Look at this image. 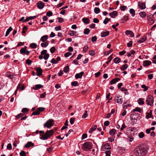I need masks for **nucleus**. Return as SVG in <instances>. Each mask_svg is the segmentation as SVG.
I'll return each mask as SVG.
<instances>
[{
  "instance_id": "13d9d810",
  "label": "nucleus",
  "mask_w": 156,
  "mask_h": 156,
  "mask_svg": "<svg viewBox=\"0 0 156 156\" xmlns=\"http://www.w3.org/2000/svg\"><path fill=\"white\" fill-rule=\"evenodd\" d=\"M26 63L28 65H30L32 63V61L29 59H27L26 60Z\"/></svg>"
},
{
  "instance_id": "72a5a7b5",
  "label": "nucleus",
  "mask_w": 156,
  "mask_h": 156,
  "mask_svg": "<svg viewBox=\"0 0 156 156\" xmlns=\"http://www.w3.org/2000/svg\"><path fill=\"white\" fill-rule=\"evenodd\" d=\"M139 15L141 17L144 18L146 16V13L144 12H143L139 13Z\"/></svg>"
},
{
  "instance_id": "aec40b11",
  "label": "nucleus",
  "mask_w": 156,
  "mask_h": 156,
  "mask_svg": "<svg viewBox=\"0 0 156 156\" xmlns=\"http://www.w3.org/2000/svg\"><path fill=\"white\" fill-rule=\"evenodd\" d=\"M97 127V126L96 125L92 126L91 128L89 130V133H91L93 132L96 128Z\"/></svg>"
},
{
  "instance_id": "7ed1b4c3",
  "label": "nucleus",
  "mask_w": 156,
  "mask_h": 156,
  "mask_svg": "<svg viewBox=\"0 0 156 156\" xmlns=\"http://www.w3.org/2000/svg\"><path fill=\"white\" fill-rule=\"evenodd\" d=\"M92 143L91 142H87L83 144L82 146L83 149L85 151H88L91 148Z\"/></svg>"
},
{
  "instance_id": "f8f14e48",
  "label": "nucleus",
  "mask_w": 156,
  "mask_h": 156,
  "mask_svg": "<svg viewBox=\"0 0 156 156\" xmlns=\"http://www.w3.org/2000/svg\"><path fill=\"white\" fill-rule=\"evenodd\" d=\"M118 14V12L116 11H113L112 12L109 13L110 16L112 18H114Z\"/></svg>"
},
{
  "instance_id": "c756f323",
  "label": "nucleus",
  "mask_w": 156,
  "mask_h": 156,
  "mask_svg": "<svg viewBox=\"0 0 156 156\" xmlns=\"http://www.w3.org/2000/svg\"><path fill=\"white\" fill-rule=\"evenodd\" d=\"M130 13L131 14L132 16H134L135 15V11L134 9H129Z\"/></svg>"
},
{
  "instance_id": "e433bc0d",
  "label": "nucleus",
  "mask_w": 156,
  "mask_h": 156,
  "mask_svg": "<svg viewBox=\"0 0 156 156\" xmlns=\"http://www.w3.org/2000/svg\"><path fill=\"white\" fill-rule=\"evenodd\" d=\"M116 130L114 129H112L109 132V134L111 135H113L115 134Z\"/></svg>"
},
{
  "instance_id": "393cba45",
  "label": "nucleus",
  "mask_w": 156,
  "mask_h": 156,
  "mask_svg": "<svg viewBox=\"0 0 156 156\" xmlns=\"http://www.w3.org/2000/svg\"><path fill=\"white\" fill-rule=\"evenodd\" d=\"M152 111L150 110V112L147 113L146 114V117L147 119L151 118L152 116Z\"/></svg>"
},
{
  "instance_id": "473e14b6",
  "label": "nucleus",
  "mask_w": 156,
  "mask_h": 156,
  "mask_svg": "<svg viewBox=\"0 0 156 156\" xmlns=\"http://www.w3.org/2000/svg\"><path fill=\"white\" fill-rule=\"evenodd\" d=\"M142 110L139 107H136L133 110V112H137L140 113H141Z\"/></svg>"
},
{
  "instance_id": "f3484780",
  "label": "nucleus",
  "mask_w": 156,
  "mask_h": 156,
  "mask_svg": "<svg viewBox=\"0 0 156 156\" xmlns=\"http://www.w3.org/2000/svg\"><path fill=\"white\" fill-rule=\"evenodd\" d=\"M34 144L32 143L31 141H29L25 145V147L26 148H28L31 146H34Z\"/></svg>"
},
{
  "instance_id": "a18cd8bd",
  "label": "nucleus",
  "mask_w": 156,
  "mask_h": 156,
  "mask_svg": "<svg viewBox=\"0 0 156 156\" xmlns=\"http://www.w3.org/2000/svg\"><path fill=\"white\" fill-rule=\"evenodd\" d=\"M153 16H154V14L152 15L150 13L148 14V15L147 16V19L148 20H149L151 19V17H153Z\"/></svg>"
},
{
  "instance_id": "39448f33",
  "label": "nucleus",
  "mask_w": 156,
  "mask_h": 156,
  "mask_svg": "<svg viewBox=\"0 0 156 156\" xmlns=\"http://www.w3.org/2000/svg\"><path fill=\"white\" fill-rule=\"evenodd\" d=\"M110 149V146L108 143H107L102 147L101 150V151H106V150H109Z\"/></svg>"
},
{
  "instance_id": "cd10ccee",
  "label": "nucleus",
  "mask_w": 156,
  "mask_h": 156,
  "mask_svg": "<svg viewBox=\"0 0 156 156\" xmlns=\"http://www.w3.org/2000/svg\"><path fill=\"white\" fill-rule=\"evenodd\" d=\"M144 99V98H139L138 101V103L140 105H142L144 104V102L143 101V100Z\"/></svg>"
},
{
  "instance_id": "49530a36",
  "label": "nucleus",
  "mask_w": 156,
  "mask_h": 156,
  "mask_svg": "<svg viewBox=\"0 0 156 156\" xmlns=\"http://www.w3.org/2000/svg\"><path fill=\"white\" fill-rule=\"evenodd\" d=\"M89 47L87 46H84L83 49V51L84 52H86L88 50Z\"/></svg>"
},
{
  "instance_id": "4468645a",
  "label": "nucleus",
  "mask_w": 156,
  "mask_h": 156,
  "mask_svg": "<svg viewBox=\"0 0 156 156\" xmlns=\"http://www.w3.org/2000/svg\"><path fill=\"white\" fill-rule=\"evenodd\" d=\"M84 72H81L80 73L76 74L75 76V78L76 79H78V78H81Z\"/></svg>"
},
{
  "instance_id": "2eb2a0df",
  "label": "nucleus",
  "mask_w": 156,
  "mask_h": 156,
  "mask_svg": "<svg viewBox=\"0 0 156 156\" xmlns=\"http://www.w3.org/2000/svg\"><path fill=\"white\" fill-rule=\"evenodd\" d=\"M120 80V79L118 78H116L115 79H114L112 80L110 82V84H115L117 82H118Z\"/></svg>"
},
{
  "instance_id": "69168bd1",
  "label": "nucleus",
  "mask_w": 156,
  "mask_h": 156,
  "mask_svg": "<svg viewBox=\"0 0 156 156\" xmlns=\"http://www.w3.org/2000/svg\"><path fill=\"white\" fill-rule=\"evenodd\" d=\"M126 126L125 125L124 123H123L122 126L120 128V130L122 131L123 130L126 128Z\"/></svg>"
},
{
  "instance_id": "0e129e2a",
  "label": "nucleus",
  "mask_w": 156,
  "mask_h": 156,
  "mask_svg": "<svg viewBox=\"0 0 156 156\" xmlns=\"http://www.w3.org/2000/svg\"><path fill=\"white\" fill-rule=\"evenodd\" d=\"M39 112H42L44 111L45 108L43 107H39L37 108Z\"/></svg>"
},
{
  "instance_id": "8fccbe9b",
  "label": "nucleus",
  "mask_w": 156,
  "mask_h": 156,
  "mask_svg": "<svg viewBox=\"0 0 156 156\" xmlns=\"http://www.w3.org/2000/svg\"><path fill=\"white\" fill-rule=\"evenodd\" d=\"M75 118H72L70 120V123L72 125L74 123V121L75 119Z\"/></svg>"
},
{
  "instance_id": "a211bd4d",
  "label": "nucleus",
  "mask_w": 156,
  "mask_h": 156,
  "mask_svg": "<svg viewBox=\"0 0 156 156\" xmlns=\"http://www.w3.org/2000/svg\"><path fill=\"white\" fill-rule=\"evenodd\" d=\"M43 87V86L41 84H37L35 87H34L33 89L34 90H37Z\"/></svg>"
},
{
  "instance_id": "4be33fe9",
  "label": "nucleus",
  "mask_w": 156,
  "mask_h": 156,
  "mask_svg": "<svg viewBox=\"0 0 156 156\" xmlns=\"http://www.w3.org/2000/svg\"><path fill=\"white\" fill-rule=\"evenodd\" d=\"M146 102L148 105H152L154 102V100L146 99Z\"/></svg>"
},
{
  "instance_id": "c9c22d12",
  "label": "nucleus",
  "mask_w": 156,
  "mask_h": 156,
  "mask_svg": "<svg viewBox=\"0 0 156 156\" xmlns=\"http://www.w3.org/2000/svg\"><path fill=\"white\" fill-rule=\"evenodd\" d=\"M40 113L37 108V109L36 111H35V112H34L32 113V115H39Z\"/></svg>"
},
{
  "instance_id": "412c9836",
  "label": "nucleus",
  "mask_w": 156,
  "mask_h": 156,
  "mask_svg": "<svg viewBox=\"0 0 156 156\" xmlns=\"http://www.w3.org/2000/svg\"><path fill=\"white\" fill-rule=\"evenodd\" d=\"M36 69L37 76H40L42 74V71L41 69Z\"/></svg>"
},
{
  "instance_id": "864d4df0",
  "label": "nucleus",
  "mask_w": 156,
  "mask_h": 156,
  "mask_svg": "<svg viewBox=\"0 0 156 156\" xmlns=\"http://www.w3.org/2000/svg\"><path fill=\"white\" fill-rule=\"evenodd\" d=\"M29 111V109L27 108H23L22 110V112L23 113H25L28 112Z\"/></svg>"
},
{
  "instance_id": "bf43d9fd",
  "label": "nucleus",
  "mask_w": 156,
  "mask_h": 156,
  "mask_svg": "<svg viewBox=\"0 0 156 156\" xmlns=\"http://www.w3.org/2000/svg\"><path fill=\"white\" fill-rule=\"evenodd\" d=\"M20 154L21 156H26V153L24 151H21L20 153Z\"/></svg>"
},
{
  "instance_id": "f257e3e1",
  "label": "nucleus",
  "mask_w": 156,
  "mask_h": 156,
  "mask_svg": "<svg viewBox=\"0 0 156 156\" xmlns=\"http://www.w3.org/2000/svg\"><path fill=\"white\" fill-rule=\"evenodd\" d=\"M147 153L146 149L141 146L136 147L134 151V154L137 156H143Z\"/></svg>"
},
{
  "instance_id": "4c0bfd02",
  "label": "nucleus",
  "mask_w": 156,
  "mask_h": 156,
  "mask_svg": "<svg viewBox=\"0 0 156 156\" xmlns=\"http://www.w3.org/2000/svg\"><path fill=\"white\" fill-rule=\"evenodd\" d=\"M144 136V133L142 132H140L138 134V136L140 138H143Z\"/></svg>"
},
{
  "instance_id": "dca6fc26",
  "label": "nucleus",
  "mask_w": 156,
  "mask_h": 156,
  "mask_svg": "<svg viewBox=\"0 0 156 156\" xmlns=\"http://www.w3.org/2000/svg\"><path fill=\"white\" fill-rule=\"evenodd\" d=\"M48 36L47 35H45L42 36L40 39V40L43 42H45L48 39Z\"/></svg>"
},
{
  "instance_id": "6ab92c4d",
  "label": "nucleus",
  "mask_w": 156,
  "mask_h": 156,
  "mask_svg": "<svg viewBox=\"0 0 156 156\" xmlns=\"http://www.w3.org/2000/svg\"><path fill=\"white\" fill-rule=\"evenodd\" d=\"M147 40V37L146 36H143V37L140 40L137 41V42L141 43Z\"/></svg>"
},
{
  "instance_id": "f03ea898",
  "label": "nucleus",
  "mask_w": 156,
  "mask_h": 156,
  "mask_svg": "<svg viewBox=\"0 0 156 156\" xmlns=\"http://www.w3.org/2000/svg\"><path fill=\"white\" fill-rule=\"evenodd\" d=\"M54 131L53 129L47 130L44 134H43L42 137H40V139L43 140H46L51 137Z\"/></svg>"
},
{
  "instance_id": "de8ad7c7",
  "label": "nucleus",
  "mask_w": 156,
  "mask_h": 156,
  "mask_svg": "<svg viewBox=\"0 0 156 156\" xmlns=\"http://www.w3.org/2000/svg\"><path fill=\"white\" fill-rule=\"evenodd\" d=\"M142 88L144 89V91H146L148 89V87H147L145 85H142Z\"/></svg>"
},
{
  "instance_id": "774afa93",
  "label": "nucleus",
  "mask_w": 156,
  "mask_h": 156,
  "mask_svg": "<svg viewBox=\"0 0 156 156\" xmlns=\"http://www.w3.org/2000/svg\"><path fill=\"white\" fill-rule=\"evenodd\" d=\"M153 60H152V62L156 64V55H155L153 58Z\"/></svg>"
},
{
  "instance_id": "b1692460",
  "label": "nucleus",
  "mask_w": 156,
  "mask_h": 156,
  "mask_svg": "<svg viewBox=\"0 0 156 156\" xmlns=\"http://www.w3.org/2000/svg\"><path fill=\"white\" fill-rule=\"evenodd\" d=\"M12 30V27H10L6 31L5 34V37L7 36L9 34L10 32Z\"/></svg>"
},
{
  "instance_id": "680f3d73",
  "label": "nucleus",
  "mask_w": 156,
  "mask_h": 156,
  "mask_svg": "<svg viewBox=\"0 0 156 156\" xmlns=\"http://www.w3.org/2000/svg\"><path fill=\"white\" fill-rule=\"evenodd\" d=\"M97 40V37L96 36L93 37L91 38V41L92 42H94L96 41Z\"/></svg>"
},
{
  "instance_id": "9d476101",
  "label": "nucleus",
  "mask_w": 156,
  "mask_h": 156,
  "mask_svg": "<svg viewBox=\"0 0 156 156\" xmlns=\"http://www.w3.org/2000/svg\"><path fill=\"white\" fill-rule=\"evenodd\" d=\"M109 34V31L105 30L102 32L101 33V37H104L108 35Z\"/></svg>"
},
{
  "instance_id": "c03bdc74",
  "label": "nucleus",
  "mask_w": 156,
  "mask_h": 156,
  "mask_svg": "<svg viewBox=\"0 0 156 156\" xmlns=\"http://www.w3.org/2000/svg\"><path fill=\"white\" fill-rule=\"evenodd\" d=\"M49 56V55L47 53L44 55V58L45 60H47Z\"/></svg>"
},
{
  "instance_id": "603ef678",
  "label": "nucleus",
  "mask_w": 156,
  "mask_h": 156,
  "mask_svg": "<svg viewBox=\"0 0 156 156\" xmlns=\"http://www.w3.org/2000/svg\"><path fill=\"white\" fill-rule=\"evenodd\" d=\"M72 54L70 52H67L65 53L64 54V56L66 57H68L71 55Z\"/></svg>"
},
{
  "instance_id": "1a4fd4ad",
  "label": "nucleus",
  "mask_w": 156,
  "mask_h": 156,
  "mask_svg": "<svg viewBox=\"0 0 156 156\" xmlns=\"http://www.w3.org/2000/svg\"><path fill=\"white\" fill-rule=\"evenodd\" d=\"M138 6L141 9H144L146 8L145 4L142 2H139L138 3Z\"/></svg>"
},
{
  "instance_id": "09e8293b",
  "label": "nucleus",
  "mask_w": 156,
  "mask_h": 156,
  "mask_svg": "<svg viewBox=\"0 0 156 156\" xmlns=\"http://www.w3.org/2000/svg\"><path fill=\"white\" fill-rule=\"evenodd\" d=\"M133 41H129V42L127 43V46L128 47H130L132 46Z\"/></svg>"
},
{
  "instance_id": "20e7f679",
  "label": "nucleus",
  "mask_w": 156,
  "mask_h": 156,
  "mask_svg": "<svg viewBox=\"0 0 156 156\" xmlns=\"http://www.w3.org/2000/svg\"><path fill=\"white\" fill-rule=\"evenodd\" d=\"M53 120L51 119H49L44 123V127L50 129L53 125Z\"/></svg>"
},
{
  "instance_id": "ea45409f",
  "label": "nucleus",
  "mask_w": 156,
  "mask_h": 156,
  "mask_svg": "<svg viewBox=\"0 0 156 156\" xmlns=\"http://www.w3.org/2000/svg\"><path fill=\"white\" fill-rule=\"evenodd\" d=\"M110 20V19L106 17L103 21V23L106 24Z\"/></svg>"
},
{
  "instance_id": "052dcab7",
  "label": "nucleus",
  "mask_w": 156,
  "mask_h": 156,
  "mask_svg": "<svg viewBox=\"0 0 156 156\" xmlns=\"http://www.w3.org/2000/svg\"><path fill=\"white\" fill-rule=\"evenodd\" d=\"M57 19L58 20V22L59 23H62L64 21L63 19L62 18L59 17L57 18Z\"/></svg>"
},
{
  "instance_id": "6e6552de",
  "label": "nucleus",
  "mask_w": 156,
  "mask_h": 156,
  "mask_svg": "<svg viewBox=\"0 0 156 156\" xmlns=\"http://www.w3.org/2000/svg\"><path fill=\"white\" fill-rule=\"evenodd\" d=\"M37 7L39 9H42L44 7V3L41 1H39L37 3Z\"/></svg>"
},
{
  "instance_id": "5fc2aeb1",
  "label": "nucleus",
  "mask_w": 156,
  "mask_h": 156,
  "mask_svg": "<svg viewBox=\"0 0 156 156\" xmlns=\"http://www.w3.org/2000/svg\"><path fill=\"white\" fill-rule=\"evenodd\" d=\"M53 13L51 11H48L47 12L46 15L47 16H50L52 15Z\"/></svg>"
},
{
  "instance_id": "ddd939ff",
  "label": "nucleus",
  "mask_w": 156,
  "mask_h": 156,
  "mask_svg": "<svg viewBox=\"0 0 156 156\" xmlns=\"http://www.w3.org/2000/svg\"><path fill=\"white\" fill-rule=\"evenodd\" d=\"M143 66L145 67L150 65L151 63V62L148 60H145L143 61Z\"/></svg>"
},
{
  "instance_id": "a19ab883",
  "label": "nucleus",
  "mask_w": 156,
  "mask_h": 156,
  "mask_svg": "<svg viewBox=\"0 0 156 156\" xmlns=\"http://www.w3.org/2000/svg\"><path fill=\"white\" fill-rule=\"evenodd\" d=\"M87 113V111H85L84 112V113L82 116V118L85 119L87 117L88 115Z\"/></svg>"
},
{
  "instance_id": "4d7b16f0",
  "label": "nucleus",
  "mask_w": 156,
  "mask_h": 156,
  "mask_svg": "<svg viewBox=\"0 0 156 156\" xmlns=\"http://www.w3.org/2000/svg\"><path fill=\"white\" fill-rule=\"evenodd\" d=\"M126 8H127V7L126 6H125L124 5H123V6L120 7V9L121 11H124L126 10Z\"/></svg>"
},
{
  "instance_id": "79ce46f5",
  "label": "nucleus",
  "mask_w": 156,
  "mask_h": 156,
  "mask_svg": "<svg viewBox=\"0 0 156 156\" xmlns=\"http://www.w3.org/2000/svg\"><path fill=\"white\" fill-rule=\"evenodd\" d=\"M112 51H113V49H111L109 51L105 52L104 53V55H108Z\"/></svg>"
},
{
  "instance_id": "0eeeda50",
  "label": "nucleus",
  "mask_w": 156,
  "mask_h": 156,
  "mask_svg": "<svg viewBox=\"0 0 156 156\" xmlns=\"http://www.w3.org/2000/svg\"><path fill=\"white\" fill-rule=\"evenodd\" d=\"M115 101L118 103L121 104L123 101V99L121 96H116L114 99Z\"/></svg>"
},
{
  "instance_id": "5701e85b",
  "label": "nucleus",
  "mask_w": 156,
  "mask_h": 156,
  "mask_svg": "<svg viewBox=\"0 0 156 156\" xmlns=\"http://www.w3.org/2000/svg\"><path fill=\"white\" fill-rule=\"evenodd\" d=\"M27 48V47L26 46H25L24 48H21L20 51V52L21 54H23L25 52H26V49Z\"/></svg>"
},
{
  "instance_id": "6e6d98bb",
  "label": "nucleus",
  "mask_w": 156,
  "mask_h": 156,
  "mask_svg": "<svg viewBox=\"0 0 156 156\" xmlns=\"http://www.w3.org/2000/svg\"><path fill=\"white\" fill-rule=\"evenodd\" d=\"M87 137V134L86 133H84L83 134L81 138V140H83Z\"/></svg>"
},
{
  "instance_id": "3c124183",
  "label": "nucleus",
  "mask_w": 156,
  "mask_h": 156,
  "mask_svg": "<svg viewBox=\"0 0 156 156\" xmlns=\"http://www.w3.org/2000/svg\"><path fill=\"white\" fill-rule=\"evenodd\" d=\"M105 153L106 154V156H110V154L111 153V152L110 150H108L107 151H105Z\"/></svg>"
},
{
  "instance_id": "bb28decb",
  "label": "nucleus",
  "mask_w": 156,
  "mask_h": 156,
  "mask_svg": "<svg viewBox=\"0 0 156 156\" xmlns=\"http://www.w3.org/2000/svg\"><path fill=\"white\" fill-rule=\"evenodd\" d=\"M48 41H47L44 43H41V46L42 47L45 48L48 45Z\"/></svg>"
},
{
  "instance_id": "423d86ee",
  "label": "nucleus",
  "mask_w": 156,
  "mask_h": 156,
  "mask_svg": "<svg viewBox=\"0 0 156 156\" xmlns=\"http://www.w3.org/2000/svg\"><path fill=\"white\" fill-rule=\"evenodd\" d=\"M136 112H133V113L131 114L130 116L131 120H132L133 119L137 120V119L138 118L137 116H138V114Z\"/></svg>"
},
{
  "instance_id": "f704fd0d",
  "label": "nucleus",
  "mask_w": 156,
  "mask_h": 156,
  "mask_svg": "<svg viewBox=\"0 0 156 156\" xmlns=\"http://www.w3.org/2000/svg\"><path fill=\"white\" fill-rule=\"evenodd\" d=\"M71 85L72 86H78L79 85V84L78 82L76 81H75L72 82Z\"/></svg>"
},
{
  "instance_id": "c85d7f7f",
  "label": "nucleus",
  "mask_w": 156,
  "mask_h": 156,
  "mask_svg": "<svg viewBox=\"0 0 156 156\" xmlns=\"http://www.w3.org/2000/svg\"><path fill=\"white\" fill-rule=\"evenodd\" d=\"M82 21L87 24H88L89 22V19L87 18H83L82 19Z\"/></svg>"
},
{
  "instance_id": "2f4dec72",
  "label": "nucleus",
  "mask_w": 156,
  "mask_h": 156,
  "mask_svg": "<svg viewBox=\"0 0 156 156\" xmlns=\"http://www.w3.org/2000/svg\"><path fill=\"white\" fill-rule=\"evenodd\" d=\"M30 46L32 48L35 49L37 48V44L35 43H32L30 44Z\"/></svg>"
},
{
  "instance_id": "58836bf2",
  "label": "nucleus",
  "mask_w": 156,
  "mask_h": 156,
  "mask_svg": "<svg viewBox=\"0 0 156 156\" xmlns=\"http://www.w3.org/2000/svg\"><path fill=\"white\" fill-rule=\"evenodd\" d=\"M90 30L88 28H86L84 31V34H88L90 32Z\"/></svg>"
},
{
  "instance_id": "9b49d317",
  "label": "nucleus",
  "mask_w": 156,
  "mask_h": 156,
  "mask_svg": "<svg viewBox=\"0 0 156 156\" xmlns=\"http://www.w3.org/2000/svg\"><path fill=\"white\" fill-rule=\"evenodd\" d=\"M129 103L128 101H127L126 102H124L122 104L123 108L124 109H126L127 107H130L131 105L128 104Z\"/></svg>"
},
{
  "instance_id": "a878e982",
  "label": "nucleus",
  "mask_w": 156,
  "mask_h": 156,
  "mask_svg": "<svg viewBox=\"0 0 156 156\" xmlns=\"http://www.w3.org/2000/svg\"><path fill=\"white\" fill-rule=\"evenodd\" d=\"M121 61L120 58L119 57H116L113 59L114 62L116 64L119 63Z\"/></svg>"
},
{
  "instance_id": "7c9ffc66",
  "label": "nucleus",
  "mask_w": 156,
  "mask_h": 156,
  "mask_svg": "<svg viewBox=\"0 0 156 156\" xmlns=\"http://www.w3.org/2000/svg\"><path fill=\"white\" fill-rule=\"evenodd\" d=\"M94 11L96 14H98L100 12V9L98 7H95L94 9Z\"/></svg>"
},
{
  "instance_id": "e2e57ef3",
  "label": "nucleus",
  "mask_w": 156,
  "mask_h": 156,
  "mask_svg": "<svg viewBox=\"0 0 156 156\" xmlns=\"http://www.w3.org/2000/svg\"><path fill=\"white\" fill-rule=\"evenodd\" d=\"M7 148L9 150H11L12 149L11 144L10 143L8 144L7 146Z\"/></svg>"
},
{
  "instance_id": "37998d69",
  "label": "nucleus",
  "mask_w": 156,
  "mask_h": 156,
  "mask_svg": "<svg viewBox=\"0 0 156 156\" xmlns=\"http://www.w3.org/2000/svg\"><path fill=\"white\" fill-rule=\"evenodd\" d=\"M55 48L54 47H52L50 49V52L52 54L55 51Z\"/></svg>"
},
{
  "instance_id": "338daca9",
  "label": "nucleus",
  "mask_w": 156,
  "mask_h": 156,
  "mask_svg": "<svg viewBox=\"0 0 156 156\" xmlns=\"http://www.w3.org/2000/svg\"><path fill=\"white\" fill-rule=\"evenodd\" d=\"M89 54L93 56L95 54V52L93 50H90L89 51Z\"/></svg>"
}]
</instances>
